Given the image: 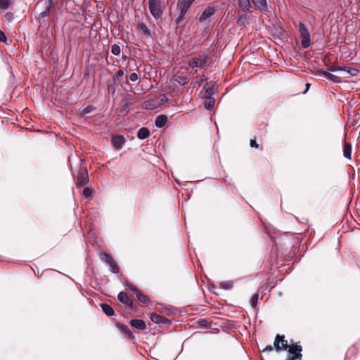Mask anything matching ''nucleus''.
I'll return each mask as SVG.
<instances>
[{
	"label": "nucleus",
	"instance_id": "79ce46f5",
	"mask_svg": "<svg viewBox=\"0 0 360 360\" xmlns=\"http://www.w3.org/2000/svg\"><path fill=\"white\" fill-rule=\"evenodd\" d=\"M184 15L185 14H182V13L180 12L179 15L175 20V22L179 24L184 19Z\"/></svg>",
	"mask_w": 360,
	"mask_h": 360
},
{
	"label": "nucleus",
	"instance_id": "a18cd8bd",
	"mask_svg": "<svg viewBox=\"0 0 360 360\" xmlns=\"http://www.w3.org/2000/svg\"><path fill=\"white\" fill-rule=\"evenodd\" d=\"M250 146L252 148H257L259 147V145L257 144L255 139L250 140Z\"/></svg>",
	"mask_w": 360,
	"mask_h": 360
},
{
	"label": "nucleus",
	"instance_id": "49530a36",
	"mask_svg": "<svg viewBox=\"0 0 360 360\" xmlns=\"http://www.w3.org/2000/svg\"><path fill=\"white\" fill-rule=\"evenodd\" d=\"M272 350H273V347L271 345H268L264 349H263L262 352H271Z\"/></svg>",
	"mask_w": 360,
	"mask_h": 360
},
{
	"label": "nucleus",
	"instance_id": "de8ad7c7",
	"mask_svg": "<svg viewBox=\"0 0 360 360\" xmlns=\"http://www.w3.org/2000/svg\"><path fill=\"white\" fill-rule=\"evenodd\" d=\"M207 77H203V78H202L200 81H197V82H195V85H196V86H200V85L202 84V82H203V81H205V80H207Z\"/></svg>",
	"mask_w": 360,
	"mask_h": 360
},
{
	"label": "nucleus",
	"instance_id": "0eeeda50",
	"mask_svg": "<svg viewBox=\"0 0 360 360\" xmlns=\"http://www.w3.org/2000/svg\"><path fill=\"white\" fill-rule=\"evenodd\" d=\"M274 346L276 352H280L281 350H286L289 349V346L288 344V341L285 340L284 335H277L275 338V340L274 342Z\"/></svg>",
	"mask_w": 360,
	"mask_h": 360
},
{
	"label": "nucleus",
	"instance_id": "f257e3e1",
	"mask_svg": "<svg viewBox=\"0 0 360 360\" xmlns=\"http://www.w3.org/2000/svg\"><path fill=\"white\" fill-rule=\"evenodd\" d=\"M209 56L207 53H201L192 57L187 63L192 69H202L207 62Z\"/></svg>",
	"mask_w": 360,
	"mask_h": 360
},
{
	"label": "nucleus",
	"instance_id": "4be33fe9",
	"mask_svg": "<svg viewBox=\"0 0 360 360\" xmlns=\"http://www.w3.org/2000/svg\"><path fill=\"white\" fill-rule=\"evenodd\" d=\"M109 266L110 271L115 274H117L120 271V269L116 262L113 259L110 261V262L107 264Z\"/></svg>",
	"mask_w": 360,
	"mask_h": 360
},
{
	"label": "nucleus",
	"instance_id": "f03ea898",
	"mask_svg": "<svg viewBox=\"0 0 360 360\" xmlns=\"http://www.w3.org/2000/svg\"><path fill=\"white\" fill-rule=\"evenodd\" d=\"M298 29L300 34L301 46L303 49H307L311 45V36L310 33L304 22H300L298 24Z\"/></svg>",
	"mask_w": 360,
	"mask_h": 360
},
{
	"label": "nucleus",
	"instance_id": "c756f323",
	"mask_svg": "<svg viewBox=\"0 0 360 360\" xmlns=\"http://www.w3.org/2000/svg\"><path fill=\"white\" fill-rule=\"evenodd\" d=\"M208 101H205L204 103L205 108L208 110H211L213 109L214 103H215V99L214 97H210L209 98H207Z\"/></svg>",
	"mask_w": 360,
	"mask_h": 360
},
{
	"label": "nucleus",
	"instance_id": "20e7f679",
	"mask_svg": "<svg viewBox=\"0 0 360 360\" xmlns=\"http://www.w3.org/2000/svg\"><path fill=\"white\" fill-rule=\"evenodd\" d=\"M148 8L155 19L161 17L162 14V6L160 2L158 0H148Z\"/></svg>",
	"mask_w": 360,
	"mask_h": 360
},
{
	"label": "nucleus",
	"instance_id": "5fc2aeb1",
	"mask_svg": "<svg viewBox=\"0 0 360 360\" xmlns=\"http://www.w3.org/2000/svg\"><path fill=\"white\" fill-rule=\"evenodd\" d=\"M125 84H126L127 85H129V82H128L127 80L125 82Z\"/></svg>",
	"mask_w": 360,
	"mask_h": 360
},
{
	"label": "nucleus",
	"instance_id": "423d86ee",
	"mask_svg": "<svg viewBox=\"0 0 360 360\" xmlns=\"http://www.w3.org/2000/svg\"><path fill=\"white\" fill-rule=\"evenodd\" d=\"M214 92V82L211 81L204 84L200 94L203 98H209L210 97H213L212 96Z\"/></svg>",
	"mask_w": 360,
	"mask_h": 360
},
{
	"label": "nucleus",
	"instance_id": "c85d7f7f",
	"mask_svg": "<svg viewBox=\"0 0 360 360\" xmlns=\"http://www.w3.org/2000/svg\"><path fill=\"white\" fill-rule=\"evenodd\" d=\"M167 312L165 315L169 316V315H175L176 313H182L181 309H178L176 307L170 306L167 308H166Z\"/></svg>",
	"mask_w": 360,
	"mask_h": 360
},
{
	"label": "nucleus",
	"instance_id": "6ab92c4d",
	"mask_svg": "<svg viewBox=\"0 0 360 360\" xmlns=\"http://www.w3.org/2000/svg\"><path fill=\"white\" fill-rule=\"evenodd\" d=\"M150 135V130L146 127H141L137 133V137L139 139L143 140L147 139Z\"/></svg>",
	"mask_w": 360,
	"mask_h": 360
},
{
	"label": "nucleus",
	"instance_id": "f704fd0d",
	"mask_svg": "<svg viewBox=\"0 0 360 360\" xmlns=\"http://www.w3.org/2000/svg\"><path fill=\"white\" fill-rule=\"evenodd\" d=\"M124 75V72L123 70H119L117 72L112 76L113 84L115 83V80L118 79L120 77H123Z\"/></svg>",
	"mask_w": 360,
	"mask_h": 360
},
{
	"label": "nucleus",
	"instance_id": "473e14b6",
	"mask_svg": "<svg viewBox=\"0 0 360 360\" xmlns=\"http://www.w3.org/2000/svg\"><path fill=\"white\" fill-rule=\"evenodd\" d=\"M139 27L146 37L150 36V32L144 22L139 23Z\"/></svg>",
	"mask_w": 360,
	"mask_h": 360
},
{
	"label": "nucleus",
	"instance_id": "bb28decb",
	"mask_svg": "<svg viewBox=\"0 0 360 360\" xmlns=\"http://www.w3.org/2000/svg\"><path fill=\"white\" fill-rule=\"evenodd\" d=\"M100 259L102 262H103L104 263L108 264L110 262V261L113 259V257H112V255L110 254H109L108 252H101L100 253Z\"/></svg>",
	"mask_w": 360,
	"mask_h": 360
},
{
	"label": "nucleus",
	"instance_id": "ddd939ff",
	"mask_svg": "<svg viewBox=\"0 0 360 360\" xmlns=\"http://www.w3.org/2000/svg\"><path fill=\"white\" fill-rule=\"evenodd\" d=\"M126 140L122 135L113 136L111 139V143L115 150L122 148Z\"/></svg>",
	"mask_w": 360,
	"mask_h": 360
},
{
	"label": "nucleus",
	"instance_id": "3c124183",
	"mask_svg": "<svg viewBox=\"0 0 360 360\" xmlns=\"http://www.w3.org/2000/svg\"><path fill=\"white\" fill-rule=\"evenodd\" d=\"M309 86H310V84L308 83L306 84L307 88H306L305 91L303 92V94H305L308 91Z\"/></svg>",
	"mask_w": 360,
	"mask_h": 360
},
{
	"label": "nucleus",
	"instance_id": "4d7b16f0",
	"mask_svg": "<svg viewBox=\"0 0 360 360\" xmlns=\"http://www.w3.org/2000/svg\"><path fill=\"white\" fill-rule=\"evenodd\" d=\"M188 315L191 316V315H195V314H188Z\"/></svg>",
	"mask_w": 360,
	"mask_h": 360
},
{
	"label": "nucleus",
	"instance_id": "a211bd4d",
	"mask_svg": "<svg viewBox=\"0 0 360 360\" xmlns=\"http://www.w3.org/2000/svg\"><path fill=\"white\" fill-rule=\"evenodd\" d=\"M167 117L165 115H159L155 119V126L158 128H162L167 124Z\"/></svg>",
	"mask_w": 360,
	"mask_h": 360
},
{
	"label": "nucleus",
	"instance_id": "4468645a",
	"mask_svg": "<svg viewBox=\"0 0 360 360\" xmlns=\"http://www.w3.org/2000/svg\"><path fill=\"white\" fill-rule=\"evenodd\" d=\"M117 299L120 302L125 304L127 307L130 308L132 307L133 302L125 292H120L117 295Z\"/></svg>",
	"mask_w": 360,
	"mask_h": 360
},
{
	"label": "nucleus",
	"instance_id": "c9c22d12",
	"mask_svg": "<svg viewBox=\"0 0 360 360\" xmlns=\"http://www.w3.org/2000/svg\"><path fill=\"white\" fill-rule=\"evenodd\" d=\"M259 300V295L258 294H254L250 299V305L252 307H255L258 302Z\"/></svg>",
	"mask_w": 360,
	"mask_h": 360
},
{
	"label": "nucleus",
	"instance_id": "ea45409f",
	"mask_svg": "<svg viewBox=\"0 0 360 360\" xmlns=\"http://www.w3.org/2000/svg\"><path fill=\"white\" fill-rule=\"evenodd\" d=\"M139 79V77L137 73L133 72L129 75V79L131 82H136Z\"/></svg>",
	"mask_w": 360,
	"mask_h": 360
},
{
	"label": "nucleus",
	"instance_id": "1a4fd4ad",
	"mask_svg": "<svg viewBox=\"0 0 360 360\" xmlns=\"http://www.w3.org/2000/svg\"><path fill=\"white\" fill-rule=\"evenodd\" d=\"M45 5L44 10L39 15L37 19L40 24L44 22V18L47 17L53 6L54 0H44Z\"/></svg>",
	"mask_w": 360,
	"mask_h": 360
},
{
	"label": "nucleus",
	"instance_id": "37998d69",
	"mask_svg": "<svg viewBox=\"0 0 360 360\" xmlns=\"http://www.w3.org/2000/svg\"><path fill=\"white\" fill-rule=\"evenodd\" d=\"M6 40H7V37H6L5 33L3 31L0 30V41L6 42Z\"/></svg>",
	"mask_w": 360,
	"mask_h": 360
},
{
	"label": "nucleus",
	"instance_id": "e433bc0d",
	"mask_svg": "<svg viewBox=\"0 0 360 360\" xmlns=\"http://www.w3.org/2000/svg\"><path fill=\"white\" fill-rule=\"evenodd\" d=\"M328 79H330V80H332L334 83H340L342 82L341 79L340 77H338L335 75H333L330 73V75H328Z\"/></svg>",
	"mask_w": 360,
	"mask_h": 360
},
{
	"label": "nucleus",
	"instance_id": "09e8293b",
	"mask_svg": "<svg viewBox=\"0 0 360 360\" xmlns=\"http://www.w3.org/2000/svg\"><path fill=\"white\" fill-rule=\"evenodd\" d=\"M91 106H87L85 109H84V112L86 114L87 113H89L91 112Z\"/></svg>",
	"mask_w": 360,
	"mask_h": 360
},
{
	"label": "nucleus",
	"instance_id": "cd10ccee",
	"mask_svg": "<svg viewBox=\"0 0 360 360\" xmlns=\"http://www.w3.org/2000/svg\"><path fill=\"white\" fill-rule=\"evenodd\" d=\"M219 288L223 290H231L233 288V281H222L219 283Z\"/></svg>",
	"mask_w": 360,
	"mask_h": 360
},
{
	"label": "nucleus",
	"instance_id": "f8f14e48",
	"mask_svg": "<svg viewBox=\"0 0 360 360\" xmlns=\"http://www.w3.org/2000/svg\"><path fill=\"white\" fill-rule=\"evenodd\" d=\"M195 0H178L176 7L177 9L182 13L186 14L188 9L192 5Z\"/></svg>",
	"mask_w": 360,
	"mask_h": 360
},
{
	"label": "nucleus",
	"instance_id": "7ed1b4c3",
	"mask_svg": "<svg viewBox=\"0 0 360 360\" xmlns=\"http://www.w3.org/2000/svg\"><path fill=\"white\" fill-rule=\"evenodd\" d=\"M217 12V8L214 5H208L202 11L201 15L198 18L200 22H205L206 21L210 22L212 18L214 15Z\"/></svg>",
	"mask_w": 360,
	"mask_h": 360
},
{
	"label": "nucleus",
	"instance_id": "c03bdc74",
	"mask_svg": "<svg viewBox=\"0 0 360 360\" xmlns=\"http://www.w3.org/2000/svg\"><path fill=\"white\" fill-rule=\"evenodd\" d=\"M319 72L323 75L324 76H326L328 78V75H330V72L328 71V69L326 70H319Z\"/></svg>",
	"mask_w": 360,
	"mask_h": 360
},
{
	"label": "nucleus",
	"instance_id": "603ef678",
	"mask_svg": "<svg viewBox=\"0 0 360 360\" xmlns=\"http://www.w3.org/2000/svg\"><path fill=\"white\" fill-rule=\"evenodd\" d=\"M113 84H108V89L110 90L111 88H112Z\"/></svg>",
	"mask_w": 360,
	"mask_h": 360
},
{
	"label": "nucleus",
	"instance_id": "72a5a7b5",
	"mask_svg": "<svg viewBox=\"0 0 360 360\" xmlns=\"http://www.w3.org/2000/svg\"><path fill=\"white\" fill-rule=\"evenodd\" d=\"M111 53L114 56H118L120 53V46L118 44H113L111 46Z\"/></svg>",
	"mask_w": 360,
	"mask_h": 360
},
{
	"label": "nucleus",
	"instance_id": "2f4dec72",
	"mask_svg": "<svg viewBox=\"0 0 360 360\" xmlns=\"http://www.w3.org/2000/svg\"><path fill=\"white\" fill-rule=\"evenodd\" d=\"M92 188L91 187H86L84 188L82 194L86 199L90 200L92 198Z\"/></svg>",
	"mask_w": 360,
	"mask_h": 360
},
{
	"label": "nucleus",
	"instance_id": "9b49d317",
	"mask_svg": "<svg viewBox=\"0 0 360 360\" xmlns=\"http://www.w3.org/2000/svg\"><path fill=\"white\" fill-rule=\"evenodd\" d=\"M116 326L120 330V332L122 334H123L125 337L128 338L129 340L135 339V336L134 335L133 333L131 331L128 326L122 324L120 322H117Z\"/></svg>",
	"mask_w": 360,
	"mask_h": 360
},
{
	"label": "nucleus",
	"instance_id": "9d476101",
	"mask_svg": "<svg viewBox=\"0 0 360 360\" xmlns=\"http://www.w3.org/2000/svg\"><path fill=\"white\" fill-rule=\"evenodd\" d=\"M152 322L158 324L160 327L168 328L172 324V321L166 316H150Z\"/></svg>",
	"mask_w": 360,
	"mask_h": 360
},
{
	"label": "nucleus",
	"instance_id": "58836bf2",
	"mask_svg": "<svg viewBox=\"0 0 360 360\" xmlns=\"http://www.w3.org/2000/svg\"><path fill=\"white\" fill-rule=\"evenodd\" d=\"M4 18L8 22H11L14 19V15L11 12H7L4 15Z\"/></svg>",
	"mask_w": 360,
	"mask_h": 360
},
{
	"label": "nucleus",
	"instance_id": "f3484780",
	"mask_svg": "<svg viewBox=\"0 0 360 360\" xmlns=\"http://www.w3.org/2000/svg\"><path fill=\"white\" fill-rule=\"evenodd\" d=\"M170 82H176L183 86L188 82V79L186 76L174 75L170 79Z\"/></svg>",
	"mask_w": 360,
	"mask_h": 360
},
{
	"label": "nucleus",
	"instance_id": "7c9ffc66",
	"mask_svg": "<svg viewBox=\"0 0 360 360\" xmlns=\"http://www.w3.org/2000/svg\"><path fill=\"white\" fill-rule=\"evenodd\" d=\"M136 295L138 300L142 303H146L149 301V298L147 295L142 294L139 290L136 292Z\"/></svg>",
	"mask_w": 360,
	"mask_h": 360
},
{
	"label": "nucleus",
	"instance_id": "dca6fc26",
	"mask_svg": "<svg viewBox=\"0 0 360 360\" xmlns=\"http://www.w3.org/2000/svg\"><path fill=\"white\" fill-rule=\"evenodd\" d=\"M198 323L199 326L201 327H204V328H211L213 330H217L218 328L220 326L219 324H218L217 323H212L211 321H210L207 319H201V320L198 321Z\"/></svg>",
	"mask_w": 360,
	"mask_h": 360
},
{
	"label": "nucleus",
	"instance_id": "4c0bfd02",
	"mask_svg": "<svg viewBox=\"0 0 360 360\" xmlns=\"http://www.w3.org/2000/svg\"><path fill=\"white\" fill-rule=\"evenodd\" d=\"M344 68L342 66H338V65H333L328 68V70L330 72H338V71H342Z\"/></svg>",
	"mask_w": 360,
	"mask_h": 360
},
{
	"label": "nucleus",
	"instance_id": "8fccbe9b",
	"mask_svg": "<svg viewBox=\"0 0 360 360\" xmlns=\"http://www.w3.org/2000/svg\"><path fill=\"white\" fill-rule=\"evenodd\" d=\"M168 101V98L166 97V96H163L162 98L161 99L162 102H167Z\"/></svg>",
	"mask_w": 360,
	"mask_h": 360
},
{
	"label": "nucleus",
	"instance_id": "6e6d98bb",
	"mask_svg": "<svg viewBox=\"0 0 360 360\" xmlns=\"http://www.w3.org/2000/svg\"><path fill=\"white\" fill-rule=\"evenodd\" d=\"M115 88H113L112 93L114 94V93H115Z\"/></svg>",
	"mask_w": 360,
	"mask_h": 360
},
{
	"label": "nucleus",
	"instance_id": "5701e85b",
	"mask_svg": "<svg viewBox=\"0 0 360 360\" xmlns=\"http://www.w3.org/2000/svg\"><path fill=\"white\" fill-rule=\"evenodd\" d=\"M255 6L259 9L266 10L267 8L266 0H252Z\"/></svg>",
	"mask_w": 360,
	"mask_h": 360
},
{
	"label": "nucleus",
	"instance_id": "a19ab883",
	"mask_svg": "<svg viewBox=\"0 0 360 360\" xmlns=\"http://www.w3.org/2000/svg\"><path fill=\"white\" fill-rule=\"evenodd\" d=\"M127 289L130 291H133L136 293L137 290H139L135 285H134L131 283H127Z\"/></svg>",
	"mask_w": 360,
	"mask_h": 360
},
{
	"label": "nucleus",
	"instance_id": "a878e982",
	"mask_svg": "<svg viewBox=\"0 0 360 360\" xmlns=\"http://www.w3.org/2000/svg\"><path fill=\"white\" fill-rule=\"evenodd\" d=\"M342 68H344L342 70V71L345 72L349 76L355 77L359 74V70L356 68L346 66H342Z\"/></svg>",
	"mask_w": 360,
	"mask_h": 360
},
{
	"label": "nucleus",
	"instance_id": "6e6552de",
	"mask_svg": "<svg viewBox=\"0 0 360 360\" xmlns=\"http://www.w3.org/2000/svg\"><path fill=\"white\" fill-rule=\"evenodd\" d=\"M302 349L300 345H292L288 349V354L290 356H288L286 360H297L300 359L302 357Z\"/></svg>",
	"mask_w": 360,
	"mask_h": 360
},
{
	"label": "nucleus",
	"instance_id": "b1692460",
	"mask_svg": "<svg viewBox=\"0 0 360 360\" xmlns=\"http://www.w3.org/2000/svg\"><path fill=\"white\" fill-rule=\"evenodd\" d=\"M101 307L105 315H115L113 309L109 304L103 303Z\"/></svg>",
	"mask_w": 360,
	"mask_h": 360
},
{
	"label": "nucleus",
	"instance_id": "393cba45",
	"mask_svg": "<svg viewBox=\"0 0 360 360\" xmlns=\"http://www.w3.org/2000/svg\"><path fill=\"white\" fill-rule=\"evenodd\" d=\"M13 0H0V10L6 11L11 7Z\"/></svg>",
	"mask_w": 360,
	"mask_h": 360
},
{
	"label": "nucleus",
	"instance_id": "aec40b11",
	"mask_svg": "<svg viewBox=\"0 0 360 360\" xmlns=\"http://www.w3.org/2000/svg\"><path fill=\"white\" fill-rule=\"evenodd\" d=\"M352 155V144L348 142L344 143L343 146V156L349 160H351Z\"/></svg>",
	"mask_w": 360,
	"mask_h": 360
},
{
	"label": "nucleus",
	"instance_id": "412c9836",
	"mask_svg": "<svg viewBox=\"0 0 360 360\" xmlns=\"http://www.w3.org/2000/svg\"><path fill=\"white\" fill-rule=\"evenodd\" d=\"M238 6L244 12L250 11V0H238Z\"/></svg>",
	"mask_w": 360,
	"mask_h": 360
},
{
	"label": "nucleus",
	"instance_id": "39448f33",
	"mask_svg": "<svg viewBox=\"0 0 360 360\" xmlns=\"http://www.w3.org/2000/svg\"><path fill=\"white\" fill-rule=\"evenodd\" d=\"M89 181L87 169L85 167H80L76 176V184L77 186L86 185Z\"/></svg>",
	"mask_w": 360,
	"mask_h": 360
},
{
	"label": "nucleus",
	"instance_id": "864d4df0",
	"mask_svg": "<svg viewBox=\"0 0 360 360\" xmlns=\"http://www.w3.org/2000/svg\"><path fill=\"white\" fill-rule=\"evenodd\" d=\"M150 315H153V316H155V315H157L155 313L153 312L151 313Z\"/></svg>",
	"mask_w": 360,
	"mask_h": 360
},
{
	"label": "nucleus",
	"instance_id": "2eb2a0df",
	"mask_svg": "<svg viewBox=\"0 0 360 360\" xmlns=\"http://www.w3.org/2000/svg\"><path fill=\"white\" fill-rule=\"evenodd\" d=\"M130 325L138 330H143L146 329V323L142 319H132L130 321Z\"/></svg>",
	"mask_w": 360,
	"mask_h": 360
}]
</instances>
